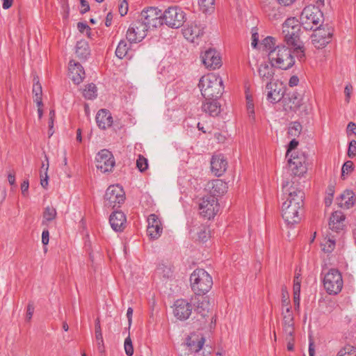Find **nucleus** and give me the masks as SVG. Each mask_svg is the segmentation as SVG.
<instances>
[{
	"mask_svg": "<svg viewBox=\"0 0 356 356\" xmlns=\"http://www.w3.org/2000/svg\"><path fill=\"white\" fill-rule=\"evenodd\" d=\"M115 55L120 59L124 58L131 59L134 56L129 44L124 40H120L118 43L115 50Z\"/></svg>",
	"mask_w": 356,
	"mask_h": 356,
	"instance_id": "32",
	"label": "nucleus"
},
{
	"mask_svg": "<svg viewBox=\"0 0 356 356\" xmlns=\"http://www.w3.org/2000/svg\"><path fill=\"white\" fill-rule=\"evenodd\" d=\"M81 1V14H84L90 10V6L86 0H80Z\"/></svg>",
	"mask_w": 356,
	"mask_h": 356,
	"instance_id": "63",
	"label": "nucleus"
},
{
	"mask_svg": "<svg viewBox=\"0 0 356 356\" xmlns=\"http://www.w3.org/2000/svg\"><path fill=\"white\" fill-rule=\"evenodd\" d=\"M155 275L161 279L167 280L173 275L172 266L168 261L160 262L155 270Z\"/></svg>",
	"mask_w": 356,
	"mask_h": 356,
	"instance_id": "28",
	"label": "nucleus"
},
{
	"mask_svg": "<svg viewBox=\"0 0 356 356\" xmlns=\"http://www.w3.org/2000/svg\"><path fill=\"white\" fill-rule=\"evenodd\" d=\"M263 9L270 19H277L280 16L279 8L274 2L266 0L263 3Z\"/></svg>",
	"mask_w": 356,
	"mask_h": 356,
	"instance_id": "37",
	"label": "nucleus"
},
{
	"mask_svg": "<svg viewBox=\"0 0 356 356\" xmlns=\"http://www.w3.org/2000/svg\"><path fill=\"white\" fill-rule=\"evenodd\" d=\"M90 51L88 43L83 40L78 41L76 44V54L81 59H86Z\"/></svg>",
	"mask_w": 356,
	"mask_h": 356,
	"instance_id": "36",
	"label": "nucleus"
},
{
	"mask_svg": "<svg viewBox=\"0 0 356 356\" xmlns=\"http://www.w3.org/2000/svg\"><path fill=\"white\" fill-rule=\"evenodd\" d=\"M216 99H206L205 102L202 106V110L204 112L213 117L217 116L220 113V105Z\"/></svg>",
	"mask_w": 356,
	"mask_h": 356,
	"instance_id": "29",
	"label": "nucleus"
},
{
	"mask_svg": "<svg viewBox=\"0 0 356 356\" xmlns=\"http://www.w3.org/2000/svg\"><path fill=\"white\" fill-rule=\"evenodd\" d=\"M204 342V337H198L194 334L186 339V344L189 348V350L191 353H197L202 348Z\"/></svg>",
	"mask_w": 356,
	"mask_h": 356,
	"instance_id": "30",
	"label": "nucleus"
},
{
	"mask_svg": "<svg viewBox=\"0 0 356 356\" xmlns=\"http://www.w3.org/2000/svg\"><path fill=\"white\" fill-rule=\"evenodd\" d=\"M162 24H165L171 29H178L185 22L186 15L178 6H171L162 13Z\"/></svg>",
	"mask_w": 356,
	"mask_h": 356,
	"instance_id": "7",
	"label": "nucleus"
},
{
	"mask_svg": "<svg viewBox=\"0 0 356 356\" xmlns=\"http://www.w3.org/2000/svg\"><path fill=\"white\" fill-rule=\"evenodd\" d=\"M202 63L209 70H216L221 66L219 53L213 49H209L201 56Z\"/></svg>",
	"mask_w": 356,
	"mask_h": 356,
	"instance_id": "17",
	"label": "nucleus"
},
{
	"mask_svg": "<svg viewBox=\"0 0 356 356\" xmlns=\"http://www.w3.org/2000/svg\"><path fill=\"white\" fill-rule=\"evenodd\" d=\"M174 314L179 320H186L192 312V305L187 300L179 299L175 302Z\"/></svg>",
	"mask_w": 356,
	"mask_h": 356,
	"instance_id": "18",
	"label": "nucleus"
},
{
	"mask_svg": "<svg viewBox=\"0 0 356 356\" xmlns=\"http://www.w3.org/2000/svg\"><path fill=\"white\" fill-rule=\"evenodd\" d=\"M46 161L47 162V165L45 166L44 163H42V169L40 171V184L43 188H46L48 185V175L47 171L49 168V163H48V158L47 156H45Z\"/></svg>",
	"mask_w": 356,
	"mask_h": 356,
	"instance_id": "45",
	"label": "nucleus"
},
{
	"mask_svg": "<svg viewBox=\"0 0 356 356\" xmlns=\"http://www.w3.org/2000/svg\"><path fill=\"white\" fill-rule=\"evenodd\" d=\"M124 200L125 193L122 187L119 185H112L106 191L104 203L105 207L114 209L120 207Z\"/></svg>",
	"mask_w": 356,
	"mask_h": 356,
	"instance_id": "9",
	"label": "nucleus"
},
{
	"mask_svg": "<svg viewBox=\"0 0 356 356\" xmlns=\"http://www.w3.org/2000/svg\"><path fill=\"white\" fill-rule=\"evenodd\" d=\"M301 129V124L298 122H293L289 127L288 134L291 136H297L300 134Z\"/></svg>",
	"mask_w": 356,
	"mask_h": 356,
	"instance_id": "49",
	"label": "nucleus"
},
{
	"mask_svg": "<svg viewBox=\"0 0 356 356\" xmlns=\"http://www.w3.org/2000/svg\"><path fill=\"white\" fill-rule=\"evenodd\" d=\"M323 19V15L321 10L317 6L310 5L302 10L299 23L305 30H312L321 25Z\"/></svg>",
	"mask_w": 356,
	"mask_h": 356,
	"instance_id": "6",
	"label": "nucleus"
},
{
	"mask_svg": "<svg viewBox=\"0 0 356 356\" xmlns=\"http://www.w3.org/2000/svg\"><path fill=\"white\" fill-rule=\"evenodd\" d=\"M83 95L88 99H95L97 95L96 86L94 83H90L86 86L83 90Z\"/></svg>",
	"mask_w": 356,
	"mask_h": 356,
	"instance_id": "44",
	"label": "nucleus"
},
{
	"mask_svg": "<svg viewBox=\"0 0 356 356\" xmlns=\"http://www.w3.org/2000/svg\"><path fill=\"white\" fill-rule=\"evenodd\" d=\"M77 29L81 33H86V35L90 38L91 29L86 23L79 22L77 24Z\"/></svg>",
	"mask_w": 356,
	"mask_h": 356,
	"instance_id": "53",
	"label": "nucleus"
},
{
	"mask_svg": "<svg viewBox=\"0 0 356 356\" xmlns=\"http://www.w3.org/2000/svg\"><path fill=\"white\" fill-rule=\"evenodd\" d=\"M215 0H198V5L204 13L212 12L214 10Z\"/></svg>",
	"mask_w": 356,
	"mask_h": 356,
	"instance_id": "42",
	"label": "nucleus"
},
{
	"mask_svg": "<svg viewBox=\"0 0 356 356\" xmlns=\"http://www.w3.org/2000/svg\"><path fill=\"white\" fill-rule=\"evenodd\" d=\"M313 30L312 42L316 48H323L330 42L333 34V29L331 26L328 25L321 26L320 25V26H316Z\"/></svg>",
	"mask_w": 356,
	"mask_h": 356,
	"instance_id": "10",
	"label": "nucleus"
},
{
	"mask_svg": "<svg viewBox=\"0 0 356 356\" xmlns=\"http://www.w3.org/2000/svg\"><path fill=\"white\" fill-rule=\"evenodd\" d=\"M227 162L222 154L213 155L211 161V171L217 177L221 176L227 170Z\"/></svg>",
	"mask_w": 356,
	"mask_h": 356,
	"instance_id": "21",
	"label": "nucleus"
},
{
	"mask_svg": "<svg viewBox=\"0 0 356 356\" xmlns=\"http://www.w3.org/2000/svg\"><path fill=\"white\" fill-rule=\"evenodd\" d=\"M147 234L152 239H156L161 235L163 227L161 222L155 214H150L147 218Z\"/></svg>",
	"mask_w": 356,
	"mask_h": 356,
	"instance_id": "19",
	"label": "nucleus"
},
{
	"mask_svg": "<svg viewBox=\"0 0 356 356\" xmlns=\"http://www.w3.org/2000/svg\"><path fill=\"white\" fill-rule=\"evenodd\" d=\"M162 13L157 8L150 7L141 12L140 22L148 30L162 25Z\"/></svg>",
	"mask_w": 356,
	"mask_h": 356,
	"instance_id": "12",
	"label": "nucleus"
},
{
	"mask_svg": "<svg viewBox=\"0 0 356 356\" xmlns=\"http://www.w3.org/2000/svg\"><path fill=\"white\" fill-rule=\"evenodd\" d=\"M191 289L198 296H202L211 289L213 280L211 275L204 269L195 270L190 277Z\"/></svg>",
	"mask_w": 356,
	"mask_h": 356,
	"instance_id": "5",
	"label": "nucleus"
},
{
	"mask_svg": "<svg viewBox=\"0 0 356 356\" xmlns=\"http://www.w3.org/2000/svg\"><path fill=\"white\" fill-rule=\"evenodd\" d=\"M337 356H356V347L346 345L338 352Z\"/></svg>",
	"mask_w": 356,
	"mask_h": 356,
	"instance_id": "46",
	"label": "nucleus"
},
{
	"mask_svg": "<svg viewBox=\"0 0 356 356\" xmlns=\"http://www.w3.org/2000/svg\"><path fill=\"white\" fill-rule=\"evenodd\" d=\"M200 213L204 218L210 220L217 214L220 205L216 197L208 195L204 197L199 204Z\"/></svg>",
	"mask_w": 356,
	"mask_h": 356,
	"instance_id": "11",
	"label": "nucleus"
},
{
	"mask_svg": "<svg viewBox=\"0 0 356 356\" xmlns=\"http://www.w3.org/2000/svg\"><path fill=\"white\" fill-rule=\"evenodd\" d=\"M195 311L202 316H205L210 309V302L207 297L199 296L197 301L195 304Z\"/></svg>",
	"mask_w": 356,
	"mask_h": 356,
	"instance_id": "33",
	"label": "nucleus"
},
{
	"mask_svg": "<svg viewBox=\"0 0 356 356\" xmlns=\"http://www.w3.org/2000/svg\"><path fill=\"white\" fill-rule=\"evenodd\" d=\"M353 88L350 83H348L344 88V93L346 95L345 100L347 103H349V102H350V95L353 92Z\"/></svg>",
	"mask_w": 356,
	"mask_h": 356,
	"instance_id": "59",
	"label": "nucleus"
},
{
	"mask_svg": "<svg viewBox=\"0 0 356 356\" xmlns=\"http://www.w3.org/2000/svg\"><path fill=\"white\" fill-rule=\"evenodd\" d=\"M204 28L200 23L193 22L188 24L182 29L184 37L191 42H197V40L204 34Z\"/></svg>",
	"mask_w": 356,
	"mask_h": 356,
	"instance_id": "16",
	"label": "nucleus"
},
{
	"mask_svg": "<svg viewBox=\"0 0 356 356\" xmlns=\"http://www.w3.org/2000/svg\"><path fill=\"white\" fill-rule=\"evenodd\" d=\"M300 24L296 18H288L282 24L284 42L293 49V53L300 60L305 58V49L300 38Z\"/></svg>",
	"mask_w": 356,
	"mask_h": 356,
	"instance_id": "2",
	"label": "nucleus"
},
{
	"mask_svg": "<svg viewBox=\"0 0 356 356\" xmlns=\"http://www.w3.org/2000/svg\"><path fill=\"white\" fill-rule=\"evenodd\" d=\"M292 174L294 176L300 177L302 176L307 172L306 162H301V164L294 163L293 166L289 168Z\"/></svg>",
	"mask_w": 356,
	"mask_h": 356,
	"instance_id": "43",
	"label": "nucleus"
},
{
	"mask_svg": "<svg viewBox=\"0 0 356 356\" xmlns=\"http://www.w3.org/2000/svg\"><path fill=\"white\" fill-rule=\"evenodd\" d=\"M286 157L288 158L289 168L292 167V165L293 166L294 163L301 164V162H306L307 160L303 153L298 152L291 153L290 155H286Z\"/></svg>",
	"mask_w": 356,
	"mask_h": 356,
	"instance_id": "39",
	"label": "nucleus"
},
{
	"mask_svg": "<svg viewBox=\"0 0 356 356\" xmlns=\"http://www.w3.org/2000/svg\"><path fill=\"white\" fill-rule=\"evenodd\" d=\"M49 241V232L47 229L43 230L42 233V243L43 245H46L48 244Z\"/></svg>",
	"mask_w": 356,
	"mask_h": 356,
	"instance_id": "64",
	"label": "nucleus"
},
{
	"mask_svg": "<svg viewBox=\"0 0 356 356\" xmlns=\"http://www.w3.org/2000/svg\"><path fill=\"white\" fill-rule=\"evenodd\" d=\"M266 99L271 104H276L284 99L285 88L282 83L270 81L266 85Z\"/></svg>",
	"mask_w": 356,
	"mask_h": 356,
	"instance_id": "13",
	"label": "nucleus"
},
{
	"mask_svg": "<svg viewBox=\"0 0 356 356\" xmlns=\"http://www.w3.org/2000/svg\"><path fill=\"white\" fill-rule=\"evenodd\" d=\"M251 33H252L251 45L253 48H256L258 44V41H259V33L257 32V29L256 27H253L251 30Z\"/></svg>",
	"mask_w": 356,
	"mask_h": 356,
	"instance_id": "56",
	"label": "nucleus"
},
{
	"mask_svg": "<svg viewBox=\"0 0 356 356\" xmlns=\"http://www.w3.org/2000/svg\"><path fill=\"white\" fill-rule=\"evenodd\" d=\"M136 167L140 172H144L148 168V161L146 158L142 155H139L136 161Z\"/></svg>",
	"mask_w": 356,
	"mask_h": 356,
	"instance_id": "51",
	"label": "nucleus"
},
{
	"mask_svg": "<svg viewBox=\"0 0 356 356\" xmlns=\"http://www.w3.org/2000/svg\"><path fill=\"white\" fill-rule=\"evenodd\" d=\"M274 67L275 65L270 62V63H264L260 65L258 72L263 82L268 83L270 81H275L273 79L275 75Z\"/></svg>",
	"mask_w": 356,
	"mask_h": 356,
	"instance_id": "24",
	"label": "nucleus"
},
{
	"mask_svg": "<svg viewBox=\"0 0 356 356\" xmlns=\"http://www.w3.org/2000/svg\"><path fill=\"white\" fill-rule=\"evenodd\" d=\"M211 188L210 190L211 195L213 197L219 196L227 191V184L221 179L213 180L211 183Z\"/></svg>",
	"mask_w": 356,
	"mask_h": 356,
	"instance_id": "34",
	"label": "nucleus"
},
{
	"mask_svg": "<svg viewBox=\"0 0 356 356\" xmlns=\"http://www.w3.org/2000/svg\"><path fill=\"white\" fill-rule=\"evenodd\" d=\"M282 330L285 335L292 336L294 334L295 323L294 316L291 311V308H288L282 310Z\"/></svg>",
	"mask_w": 356,
	"mask_h": 356,
	"instance_id": "20",
	"label": "nucleus"
},
{
	"mask_svg": "<svg viewBox=\"0 0 356 356\" xmlns=\"http://www.w3.org/2000/svg\"><path fill=\"white\" fill-rule=\"evenodd\" d=\"M62 8L63 10V17L64 19L67 20L69 17L70 8H69L68 3H67V1L65 0H63Z\"/></svg>",
	"mask_w": 356,
	"mask_h": 356,
	"instance_id": "62",
	"label": "nucleus"
},
{
	"mask_svg": "<svg viewBox=\"0 0 356 356\" xmlns=\"http://www.w3.org/2000/svg\"><path fill=\"white\" fill-rule=\"evenodd\" d=\"M96 166L102 172L112 171L115 166V159L112 153L108 149H102L96 156Z\"/></svg>",
	"mask_w": 356,
	"mask_h": 356,
	"instance_id": "14",
	"label": "nucleus"
},
{
	"mask_svg": "<svg viewBox=\"0 0 356 356\" xmlns=\"http://www.w3.org/2000/svg\"><path fill=\"white\" fill-rule=\"evenodd\" d=\"M268 58L273 65L282 70H288L295 64L291 48L285 45H278L270 51Z\"/></svg>",
	"mask_w": 356,
	"mask_h": 356,
	"instance_id": "4",
	"label": "nucleus"
},
{
	"mask_svg": "<svg viewBox=\"0 0 356 356\" xmlns=\"http://www.w3.org/2000/svg\"><path fill=\"white\" fill-rule=\"evenodd\" d=\"M148 30L139 20L133 23L128 29L126 34L127 40L130 43H138L142 41L147 35Z\"/></svg>",
	"mask_w": 356,
	"mask_h": 356,
	"instance_id": "15",
	"label": "nucleus"
},
{
	"mask_svg": "<svg viewBox=\"0 0 356 356\" xmlns=\"http://www.w3.org/2000/svg\"><path fill=\"white\" fill-rule=\"evenodd\" d=\"M355 200L353 191L346 190L338 198V205L342 209H348L354 205Z\"/></svg>",
	"mask_w": 356,
	"mask_h": 356,
	"instance_id": "27",
	"label": "nucleus"
},
{
	"mask_svg": "<svg viewBox=\"0 0 356 356\" xmlns=\"http://www.w3.org/2000/svg\"><path fill=\"white\" fill-rule=\"evenodd\" d=\"M247 111L250 118L254 119V110L252 99L250 97L247 96Z\"/></svg>",
	"mask_w": 356,
	"mask_h": 356,
	"instance_id": "54",
	"label": "nucleus"
},
{
	"mask_svg": "<svg viewBox=\"0 0 356 356\" xmlns=\"http://www.w3.org/2000/svg\"><path fill=\"white\" fill-rule=\"evenodd\" d=\"M96 122L100 129H106L111 127L113 117L108 110L101 109L96 115Z\"/></svg>",
	"mask_w": 356,
	"mask_h": 356,
	"instance_id": "25",
	"label": "nucleus"
},
{
	"mask_svg": "<svg viewBox=\"0 0 356 356\" xmlns=\"http://www.w3.org/2000/svg\"><path fill=\"white\" fill-rule=\"evenodd\" d=\"M321 246L324 252H332L335 248V240L334 239V237H325L321 243Z\"/></svg>",
	"mask_w": 356,
	"mask_h": 356,
	"instance_id": "41",
	"label": "nucleus"
},
{
	"mask_svg": "<svg viewBox=\"0 0 356 356\" xmlns=\"http://www.w3.org/2000/svg\"><path fill=\"white\" fill-rule=\"evenodd\" d=\"M354 170V164L351 161L345 162L341 168V177L345 179L346 176L350 175Z\"/></svg>",
	"mask_w": 356,
	"mask_h": 356,
	"instance_id": "47",
	"label": "nucleus"
},
{
	"mask_svg": "<svg viewBox=\"0 0 356 356\" xmlns=\"http://www.w3.org/2000/svg\"><path fill=\"white\" fill-rule=\"evenodd\" d=\"M55 118V111L54 110H51L49 111V131L48 133L49 136H52L54 134V131L52 130L54 126V120Z\"/></svg>",
	"mask_w": 356,
	"mask_h": 356,
	"instance_id": "58",
	"label": "nucleus"
},
{
	"mask_svg": "<svg viewBox=\"0 0 356 356\" xmlns=\"http://www.w3.org/2000/svg\"><path fill=\"white\" fill-rule=\"evenodd\" d=\"M283 106L285 111H296L300 106L301 98L297 93H293L289 97L283 99Z\"/></svg>",
	"mask_w": 356,
	"mask_h": 356,
	"instance_id": "31",
	"label": "nucleus"
},
{
	"mask_svg": "<svg viewBox=\"0 0 356 356\" xmlns=\"http://www.w3.org/2000/svg\"><path fill=\"white\" fill-rule=\"evenodd\" d=\"M289 183L286 182L282 186L284 193H288V195L282 204V214L286 222L293 225L301 220L300 212L302 210L305 193L292 185L289 186Z\"/></svg>",
	"mask_w": 356,
	"mask_h": 356,
	"instance_id": "1",
	"label": "nucleus"
},
{
	"mask_svg": "<svg viewBox=\"0 0 356 356\" xmlns=\"http://www.w3.org/2000/svg\"><path fill=\"white\" fill-rule=\"evenodd\" d=\"M33 99L36 103L38 106H42V86L39 81V77L36 75L33 76Z\"/></svg>",
	"mask_w": 356,
	"mask_h": 356,
	"instance_id": "35",
	"label": "nucleus"
},
{
	"mask_svg": "<svg viewBox=\"0 0 356 356\" xmlns=\"http://www.w3.org/2000/svg\"><path fill=\"white\" fill-rule=\"evenodd\" d=\"M288 308H291L290 306V300L289 298L288 292L285 287L282 289V310Z\"/></svg>",
	"mask_w": 356,
	"mask_h": 356,
	"instance_id": "50",
	"label": "nucleus"
},
{
	"mask_svg": "<svg viewBox=\"0 0 356 356\" xmlns=\"http://www.w3.org/2000/svg\"><path fill=\"white\" fill-rule=\"evenodd\" d=\"M128 11V3L126 1H123L121 2L119 6V12L122 16L125 15Z\"/></svg>",
	"mask_w": 356,
	"mask_h": 356,
	"instance_id": "61",
	"label": "nucleus"
},
{
	"mask_svg": "<svg viewBox=\"0 0 356 356\" xmlns=\"http://www.w3.org/2000/svg\"><path fill=\"white\" fill-rule=\"evenodd\" d=\"M298 145V141L296 139H293L289 144L286 155H290L291 153H293L294 152H293V150H294Z\"/></svg>",
	"mask_w": 356,
	"mask_h": 356,
	"instance_id": "60",
	"label": "nucleus"
},
{
	"mask_svg": "<svg viewBox=\"0 0 356 356\" xmlns=\"http://www.w3.org/2000/svg\"><path fill=\"white\" fill-rule=\"evenodd\" d=\"M57 216L56 210L52 206H47L44 208L42 213V225H47L49 222L54 220Z\"/></svg>",
	"mask_w": 356,
	"mask_h": 356,
	"instance_id": "38",
	"label": "nucleus"
},
{
	"mask_svg": "<svg viewBox=\"0 0 356 356\" xmlns=\"http://www.w3.org/2000/svg\"><path fill=\"white\" fill-rule=\"evenodd\" d=\"M69 73L72 80L76 84H79L82 82L85 75L83 67L74 60L70 61Z\"/></svg>",
	"mask_w": 356,
	"mask_h": 356,
	"instance_id": "22",
	"label": "nucleus"
},
{
	"mask_svg": "<svg viewBox=\"0 0 356 356\" xmlns=\"http://www.w3.org/2000/svg\"><path fill=\"white\" fill-rule=\"evenodd\" d=\"M126 216L122 211L113 212L109 218L111 227L115 232H121L125 227Z\"/></svg>",
	"mask_w": 356,
	"mask_h": 356,
	"instance_id": "23",
	"label": "nucleus"
},
{
	"mask_svg": "<svg viewBox=\"0 0 356 356\" xmlns=\"http://www.w3.org/2000/svg\"><path fill=\"white\" fill-rule=\"evenodd\" d=\"M300 279L298 275H296L294 277L293 283V295H300Z\"/></svg>",
	"mask_w": 356,
	"mask_h": 356,
	"instance_id": "57",
	"label": "nucleus"
},
{
	"mask_svg": "<svg viewBox=\"0 0 356 356\" xmlns=\"http://www.w3.org/2000/svg\"><path fill=\"white\" fill-rule=\"evenodd\" d=\"M95 338L97 342L98 350L100 353H103L104 351V340L102 334L100 321L99 319H97L95 322Z\"/></svg>",
	"mask_w": 356,
	"mask_h": 356,
	"instance_id": "40",
	"label": "nucleus"
},
{
	"mask_svg": "<svg viewBox=\"0 0 356 356\" xmlns=\"http://www.w3.org/2000/svg\"><path fill=\"white\" fill-rule=\"evenodd\" d=\"M124 347L125 353L128 356L133 355L134 347H133V344H132V341H131L129 335L124 340Z\"/></svg>",
	"mask_w": 356,
	"mask_h": 356,
	"instance_id": "52",
	"label": "nucleus"
},
{
	"mask_svg": "<svg viewBox=\"0 0 356 356\" xmlns=\"http://www.w3.org/2000/svg\"><path fill=\"white\" fill-rule=\"evenodd\" d=\"M345 216L341 211L334 212L329 221V228L337 233L342 231L344 227Z\"/></svg>",
	"mask_w": 356,
	"mask_h": 356,
	"instance_id": "26",
	"label": "nucleus"
},
{
	"mask_svg": "<svg viewBox=\"0 0 356 356\" xmlns=\"http://www.w3.org/2000/svg\"><path fill=\"white\" fill-rule=\"evenodd\" d=\"M347 154L349 158H353L356 156V140H352L349 143Z\"/></svg>",
	"mask_w": 356,
	"mask_h": 356,
	"instance_id": "55",
	"label": "nucleus"
},
{
	"mask_svg": "<svg viewBox=\"0 0 356 356\" xmlns=\"http://www.w3.org/2000/svg\"><path fill=\"white\" fill-rule=\"evenodd\" d=\"M261 45L263 46L266 50L270 51L275 47V40L273 37L268 36L262 40Z\"/></svg>",
	"mask_w": 356,
	"mask_h": 356,
	"instance_id": "48",
	"label": "nucleus"
},
{
	"mask_svg": "<svg viewBox=\"0 0 356 356\" xmlns=\"http://www.w3.org/2000/svg\"><path fill=\"white\" fill-rule=\"evenodd\" d=\"M198 86L205 99L218 98L224 90L222 79L213 73L203 76L200 79Z\"/></svg>",
	"mask_w": 356,
	"mask_h": 356,
	"instance_id": "3",
	"label": "nucleus"
},
{
	"mask_svg": "<svg viewBox=\"0 0 356 356\" xmlns=\"http://www.w3.org/2000/svg\"><path fill=\"white\" fill-rule=\"evenodd\" d=\"M343 285L341 273L335 269H330L325 275L323 286L327 293L337 295L341 292Z\"/></svg>",
	"mask_w": 356,
	"mask_h": 356,
	"instance_id": "8",
	"label": "nucleus"
}]
</instances>
